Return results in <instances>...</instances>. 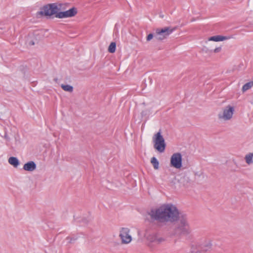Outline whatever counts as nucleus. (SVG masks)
Listing matches in <instances>:
<instances>
[{
  "label": "nucleus",
  "instance_id": "nucleus-1",
  "mask_svg": "<svg viewBox=\"0 0 253 253\" xmlns=\"http://www.w3.org/2000/svg\"><path fill=\"white\" fill-rule=\"evenodd\" d=\"M179 212L175 206L171 204H163L150 211L149 215L152 219L160 222H173L177 220Z\"/></svg>",
  "mask_w": 253,
  "mask_h": 253
},
{
  "label": "nucleus",
  "instance_id": "nucleus-2",
  "mask_svg": "<svg viewBox=\"0 0 253 253\" xmlns=\"http://www.w3.org/2000/svg\"><path fill=\"white\" fill-rule=\"evenodd\" d=\"M68 4L60 2L50 3L43 5L40 8L38 14L46 18L55 17L58 18L57 16L59 11L66 10Z\"/></svg>",
  "mask_w": 253,
  "mask_h": 253
},
{
  "label": "nucleus",
  "instance_id": "nucleus-3",
  "mask_svg": "<svg viewBox=\"0 0 253 253\" xmlns=\"http://www.w3.org/2000/svg\"><path fill=\"white\" fill-rule=\"evenodd\" d=\"M176 230L181 234L186 235L190 232L189 224L187 218L184 214H180L178 217Z\"/></svg>",
  "mask_w": 253,
  "mask_h": 253
},
{
  "label": "nucleus",
  "instance_id": "nucleus-4",
  "mask_svg": "<svg viewBox=\"0 0 253 253\" xmlns=\"http://www.w3.org/2000/svg\"><path fill=\"white\" fill-rule=\"evenodd\" d=\"M153 141L154 143V147L160 153H163L165 151L166 144L165 139L162 135L161 130H159L153 137Z\"/></svg>",
  "mask_w": 253,
  "mask_h": 253
},
{
  "label": "nucleus",
  "instance_id": "nucleus-5",
  "mask_svg": "<svg viewBox=\"0 0 253 253\" xmlns=\"http://www.w3.org/2000/svg\"><path fill=\"white\" fill-rule=\"evenodd\" d=\"M176 29V28L165 27L163 28L156 29L155 38L158 41H162L167 39L172 32Z\"/></svg>",
  "mask_w": 253,
  "mask_h": 253
},
{
  "label": "nucleus",
  "instance_id": "nucleus-6",
  "mask_svg": "<svg viewBox=\"0 0 253 253\" xmlns=\"http://www.w3.org/2000/svg\"><path fill=\"white\" fill-rule=\"evenodd\" d=\"M234 111L235 108L233 106L227 105L218 114V118L223 121H229L232 118Z\"/></svg>",
  "mask_w": 253,
  "mask_h": 253
},
{
  "label": "nucleus",
  "instance_id": "nucleus-7",
  "mask_svg": "<svg viewBox=\"0 0 253 253\" xmlns=\"http://www.w3.org/2000/svg\"><path fill=\"white\" fill-rule=\"evenodd\" d=\"M149 241L148 247L151 249L154 248V245L158 246L163 244L166 242V238L161 235L153 234L148 237Z\"/></svg>",
  "mask_w": 253,
  "mask_h": 253
},
{
  "label": "nucleus",
  "instance_id": "nucleus-8",
  "mask_svg": "<svg viewBox=\"0 0 253 253\" xmlns=\"http://www.w3.org/2000/svg\"><path fill=\"white\" fill-rule=\"evenodd\" d=\"M119 237L123 244H128L132 241L130 229L126 227L121 228L119 231Z\"/></svg>",
  "mask_w": 253,
  "mask_h": 253
},
{
  "label": "nucleus",
  "instance_id": "nucleus-9",
  "mask_svg": "<svg viewBox=\"0 0 253 253\" xmlns=\"http://www.w3.org/2000/svg\"><path fill=\"white\" fill-rule=\"evenodd\" d=\"M77 13V8L75 7H73L67 10L59 11V13L57 16L58 17L59 19L71 18L75 16Z\"/></svg>",
  "mask_w": 253,
  "mask_h": 253
},
{
  "label": "nucleus",
  "instance_id": "nucleus-10",
  "mask_svg": "<svg viewBox=\"0 0 253 253\" xmlns=\"http://www.w3.org/2000/svg\"><path fill=\"white\" fill-rule=\"evenodd\" d=\"M170 165L175 169H180L182 167V156L179 153H174L170 158Z\"/></svg>",
  "mask_w": 253,
  "mask_h": 253
},
{
  "label": "nucleus",
  "instance_id": "nucleus-11",
  "mask_svg": "<svg viewBox=\"0 0 253 253\" xmlns=\"http://www.w3.org/2000/svg\"><path fill=\"white\" fill-rule=\"evenodd\" d=\"M40 39V37L38 32L31 33L26 38V43L28 46H32L38 43Z\"/></svg>",
  "mask_w": 253,
  "mask_h": 253
},
{
  "label": "nucleus",
  "instance_id": "nucleus-12",
  "mask_svg": "<svg viewBox=\"0 0 253 253\" xmlns=\"http://www.w3.org/2000/svg\"><path fill=\"white\" fill-rule=\"evenodd\" d=\"M36 169V165L33 161L26 163L23 166V169L28 171H33Z\"/></svg>",
  "mask_w": 253,
  "mask_h": 253
},
{
  "label": "nucleus",
  "instance_id": "nucleus-13",
  "mask_svg": "<svg viewBox=\"0 0 253 253\" xmlns=\"http://www.w3.org/2000/svg\"><path fill=\"white\" fill-rule=\"evenodd\" d=\"M229 37L223 36L220 35L214 36L210 37L209 39V41H214V42H220L229 39Z\"/></svg>",
  "mask_w": 253,
  "mask_h": 253
},
{
  "label": "nucleus",
  "instance_id": "nucleus-14",
  "mask_svg": "<svg viewBox=\"0 0 253 253\" xmlns=\"http://www.w3.org/2000/svg\"><path fill=\"white\" fill-rule=\"evenodd\" d=\"M8 163L15 168H17L19 165L18 159L14 157H11L8 159Z\"/></svg>",
  "mask_w": 253,
  "mask_h": 253
},
{
  "label": "nucleus",
  "instance_id": "nucleus-15",
  "mask_svg": "<svg viewBox=\"0 0 253 253\" xmlns=\"http://www.w3.org/2000/svg\"><path fill=\"white\" fill-rule=\"evenodd\" d=\"M246 163L250 165L253 164V153H249L245 156Z\"/></svg>",
  "mask_w": 253,
  "mask_h": 253
},
{
  "label": "nucleus",
  "instance_id": "nucleus-16",
  "mask_svg": "<svg viewBox=\"0 0 253 253\" xmlns=\"http://www.w3.org/2000/svg\"><path fill=\"white\" fill-rule=\"evenodd\" d=\"M253 86V81L245 84L242 88L243 92H245Z\"/></svg>",
  "mask_w": 253,
  "mask_h": 253
},
{
  "label": "nucleus",
  "instance_id": "nucleus-17",
  "mask_svg": "<svg viewBox=\"0 0 253 253\" xmlns=\"http://www.w3.org/2000/svg\"><path fill=\"white\" fill-rule=\"evenodd\" d=\"M178 181L181 186H186L189 182V179L188 177L183 176L180 177Z\"/></svg>",
  "mask_w": 253,
  "mask_h": 253
},
{
  "label": "nucleus",
  "instance_id": "nucleus-18",
  "mask_svg": "<svg viewBox=\"0 0 253 253\" xmlns=\"http://www.w3.org/2000/svg\"><path fill=\"white\" fill-rule=\"evenodd\" d=\"M61 87L65 91L72 92L73 91V87L72 85L69 84H62L61 85Z\"/></svg>",
  "mask_w": 253,
  "mask_h": 253
},
{
  "label": "nucleus",
  "instance_id": "nucleus-19",
  "mask_svg": "<svg viewBox=\"0 0 253 253\" xmlns=\"http://www.w3.org/2000/svg\"><path fill=\"white\" fill-rule=\"evenodd\" d=\"M151 163L153 165L154 168L155 169H159V163L158 161L155 157H153L151 158Z\"/></svg>",
  "mask_w": 253,
  "mask_h": 253
},
{
  "label": "nucleus",
  "instance_id": "nucleus-20",
  "mask_svg": "<svg viewBox=\"0 0 253 253\" xmlns=\"http://www.w3.org/2000/svg\"><path fill=\"white\" fill-rule=\"evenodd\" d=\"M116 44L115 42H112L109 46L108 51L111 53H114L116 51Z\"/></svg>",
  "mask_w": 253,
  "mask_h": 253
},
{
  "label": "nucleus",
  "instance_id": "nucleus-21",
  "mask_svg": "<svg viewBox=\"0 0 253 253\" xmlns=\"http://www.w3.org/2000/svg\"><path fill=\"white\" fill-rule=\"evenodd\" d=\"M211 245L212 244L211 242L208 243L207 245L204 246V251L207 252L211 248Z\"/></svg>",
  "mask_w": 253,
  "mask_h": 253
},
{
  "label": "nucleus",
  "instance_id": "nucleus-22",
  "mask_svg": "<svg viewBox=\"0 0 253 253\" xmlns=\"http://www.w3.org/2000/svg\"><path fill=\"white\" fill-rule=\"evenodd\" d=\"M155 38V35L153 34H149L146 37V41L147 42L150 41L153 38Z\"/></svg>",
  "mask_w": 253,
  "mask_h": 253
},
{
  "label": "nucleus",
  "instance_id": "nucleus-23",
  "mask_svg": "<svg viewBox=\"0 0 253 253\" xmlns=\"http://www.w3.org/2000/svg\"><path fill=\"white\" fill-rule=\"evenodd\" d=\"M221 49H222V48H221V46L216 47V48L213 50V52H214V53H219V52H220L221 51Z\"/></svg>",
  "mask_w": 253,
  "mask_h": 253
},
{
  "label": "nucleus",
  "instance_id": "nucleus-24",
  "mask_svg": "<svg viewBox=\"0 0 253 253\" xmlns=\"http://www.w3.org/2000/svg\"><path fill=\"white\" fill-rule=\"evenodd\" d=\"M4 138H5L7 141H9L10 138H9V137H8V135H7L6 133H5V134H4Z\"/></svg>",
  "mask_w": 253,
  "mask_h": 253
}]
</instances>
